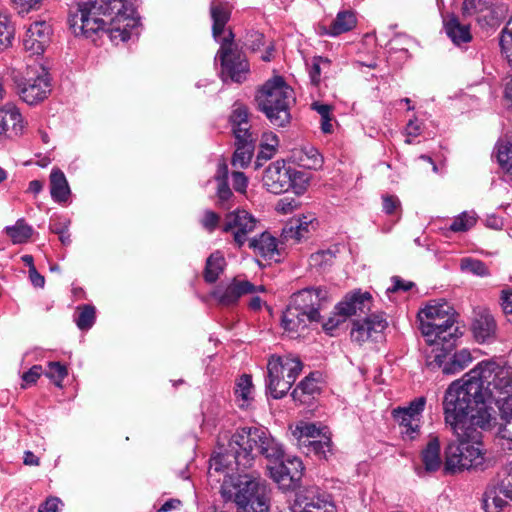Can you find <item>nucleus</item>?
I'll return each mask as SVG.
<instances>
[{
    "label": "nucleus",
    "instance_id": "obj_1",
    "mask_svg": "<svg viewBox=\"0 0 512 512\" xmlns=\"http://www.w3.org/2000/svg\"><path fill=\"white\" fill-rule=\"evenodd\" d=\"M507 367L494 361H482L470 370L463 380L452 382L442 400L445 423L455 435L478 441L492 425L491 408L494 391L498 388L500 373Z\"/></svg>",
    "mask_w": 512,
    "mask_h": 512
},
{
    "label": "nucleus",
    "instance_id": "obj_2",
    "mask_svg": "<svg viewBox=\"0 0 512 512\" xmlns=\"http://www.w3.org/2000/svg\"><path fill=\"white\" fill-rule=\"evenodd\" d=\"M138 0H96L78 4L71 11L68 24L75 36L92 37L99 31L109 34L112 41H127L130 29L139 24L135 3Z\"/></svg>",
    "mask_w": 512,
    "mask_h": 512
},
{
    "label": "nucleus",
    "instance_id": "obj_3",
    "mask_svg": "<svg viewBox=\"0 0 512 512\" xmlns=\"http://www.w3.org/2000/svg\"><path fill=\"white\" fill-rule=\"evenodd\" d=\"M257 455L275 465L284 458V449L270 433L260 427H243L234 433L229 441L228 449L219 459L220 463L231 464L234 460L236 469L241 471L252 466Z\"/></svg>",
    "mask_w": 512,
    "mask_h": 512
},
{
    "label": "nucleus",
    "instance_id": "obj_4",
    "mask_svg": "<svg viewBox=\"0 0 512 512\" xmlns=\"http://www.w3.org/2000/svg\"><path fill=\"white\" fill-rule=\"evenodd\" d=\"M210 16L213 21L212 36L220 44L216 58L221 63L222 78L224 81L229 78L233 82L241 83L245 80L246 74L249 71L248 62L234 43V33L232 30L229 29L227 34L221 38L231 16L228 5L221 2H213L210 5Z\"/></svg>",
    "mask_w": 512,
    "mask_h": 512
},
{
    "label": "nucleus",
    "instance_id": "obj_5",
    "mask_svg": "<svg viewBox=\"0 0 512 512\" xmlns=\"http://www.w3.org/2000/svg\"><path fill=\"white\" fill-rule=\"evenodd\" d=\"M255 101L258 110L266 116L272 126L286 127L290 124L295 95L283 77L275 76L267 80L258 90Z\"/></svg>",
    "mask_w": 512,
    "mask_h": 512
},
{
    "label": "nucleus",
    "instance_id": "obj_6",
    "mask_svg": "<svg viewBox=\"0 0 512 512\" xmlns=\"http://www.w3.org/2000/svg\"><path fill=\"white\" fill-rule=\"evenodd\" d=\"M326 291L320 288H306L294 293L282 315V326L286 331L299 332L310 323L320 321L321 300Z\"/></svg>",
    "mask_w": 512,
    "mask_h": 512
},
{
    "label": "nucleus",
    "instance_id": "obj_7",
    "mask_svg": "<svg viewBox=\"0 0 512 512\" xmlns=\"http://www.w3.org/2000/svg\"><path fill=\"white\" fill-rule=\"evenodd\" d=\"M498 388L493 402L499 409L500 422L491 415L492 425L484 431H494L503 449L512 450V369L507 367L500 373Z\"/></svg>",
    "mask_w": 512,
    "mask_h": 512
},
{
    "label": "nucleus",
    "instance_id": "obj_8",
    "mask_svg": "<svg viewBox=\"0 0 512 512\" xmlns=\"http://www.w3.org/2000/svg\"><path fill=\"white\" fill-rule=\"evenodd\" d=\"M232 485L238 512H268L269 490L259 476L239 474Z\"/></svg>",
    "mask_w": 512,
    "mask_h": 512
},
{
    "label": "nucleus",
    "instance_id": "obj_9",
    "mask_svg": "<svg viewBox=\"0 0 512 512\" xmlns=\"http://www.w3.org/2000/svg\"><path fill=\"white\" fill-rule=\"evenodd\" d=\"M302 363L291 356H272L267 364L266 388L274 399L283 398L302 371Z\"/></svg>",
    "mask_w": 512,
    "mask_h": 512
},
{
    "label": "nucleus",
    "instance_id": "obj_10",
    "mask_svg": "<svg viewBox=\"0 0 512 512\" xmlns=\"http://www.w3.org/2000/svg\"><path fill=\"white\" fill-rule=\"evenodd\" d=\"M458 443H451L445 451V467L451 472L476 469L482 466L484 456L481 449V439L474 441L468 437L456 435Z\"/></svg>",
    "mask_w": 512,
    "mask_h": 512
},
{
    "label": "nucleus",
    "instance_id": "obj_11",
    "mask_svg": "<svg viewBox=\"0 0 512 512\" xmlns=\"http://www.w3.org/2000/svg\"><path fill=\"white\" fill-rule=\"evenodd\" d=\"M17 92L29 105L43 101L50 92L48 74L43 67L27 70L25 76L15 80Z\"/></svg>",
    "mask_w": 512,
    "mask_h": 512
},
{
    "label": "nucleus",
    "instance_id": "obj_12",
    "mask_svg": "<svg viewBox=\"0 0 512 512\" xmlns=\"http://www.w3.org/2000/svg\"><path fill=\"white\" fill-rule=\"evenodd\" d=\"M271 478L285 490L295 489L303 476V464L297 457L282 458L275 465L267 466Z\"/></svg>",
    "mask_w": 512,
    "mask_h": 512
},
{
    "label": "nucleus",
    "instance_id": "obj_13",
    "mask_svg": "<svg viewBox=\"0 0 512 512\" xmlns=\"http://www.w3.org/2000/svg\"><path fill=\"white\" fill-rule=\"evenodd\" d=\"M256 219L246 210L237 209L226 214L222 230L231 232L234 243L240 248L248 240V235L256 228Z\"/></svg>",
    "mask_w": 512,
    "mask_h": 512
},
{
    "label": "nucleus",
    "instance_id": "obj_14",
    "mask_svg": "<svg viewBox=\"0 0 512 512\" xmlns=\"http://www.w3.org/2000/svg\"><path fill=\"white\" fill-rule=\"evenodd\" d=\"M439 326L431 328L430 332L423 334L429 345L435 347L442 345L446 351H453L456 339L459 337V328L455 325V319L447 318L435 321Z\"/></svg>",
    "mask_w": 512,
    "mask_h": 512
},
{
    "label": "nucleus",
    "instance_id": "obj_15",
    "mask_svg": "<svg viewBox=\"0 0 512 512\" xmlns=\"http://www.w3.org/2000/svg\"><path fill=\"white\" fill-rule=\"evenodd\" d=\"M290 167L284 162L271 163L264 172L263 183L266 189L273 194L287 192L291 187Z\"/></svg>",
    "mask_w": 512,
    "mask_h": 512
},
{
    "label": "nucleus",
    "instance_id": "obj_16",
    "mask_svg": "<svg viewBox=\"0 0 512 512\" xmlns=\"http://www.w3.org/2000/svg\"><path fill=\"white\" fill-rule=\"evenodd\" d=\"M51 27L45 21L32 23L26 31L23 45L33 55L42 54L50 42Z\"/></svg>",
    "mask_w": 512,
    "mask_h": 512
},
{
    "label": "nucleus",
    "instance_id": "obj_17",
    "mask_svg": "<svg viewBox=\"0 0 512 512\" xmlns=\"http://www.w3.org/2000/svg\"><path fill=\"white\" fill-rule=\"evenodd\" d=\"M452 318L455 319L453 308L446 302H434L428 304L424 309L418 313V320L420 322V330L422 334H427L431 328H437L439 325L436 320Z\"/></svg>",
    "mask_w": 512,
    "mask_h": 512
},
{
    "label": "nucleus",
    "instance_id": "obj_18",
    "mask_svg": "<svg viewBox=\"0 0 512 512\" xmlns=\"http://www.w3.org/2000/svg\"><path fill=\"white\" fill-rule=\"evenodd\" d=\"M388 326L383 313L372 314L363 321H355L351 330V338L362 343L373 336L383 332Z\"/></svg>",
    "mask_w": 512,
    "mask_h": 512
},
{
    "label": "nucleus",
    "instance_id": "obj_19",
    "mask_svg": "<svg viewBox=\"0 0 512 512\" xmlns=\"http://www.w3.org/2000/svg\"><path fill=\"white\" fill-rule=\"evenodd\" d=\"M255 289V285L247 280L234 279L225 289L218 288L213 295L220 304L230 306L236 304L241 296L254 293Z\"/></svg>",
    "mask_w": 512,
    "mask_h": 512
},
{
    "label": "nucleus",
    "instance_id": "obj_20",
    "mask_svg": "<svg viewBox=\"0 0 512 512\" xmlns=\"http://www.w3.org/2000/svg\"><path fill=\"white\" fill-rule=\"evenodd\" d=\"M22 116L13 104H6L0 109V138L18 136L23 130Z\"/></svg>",
    "mask_w": 512,
    "mask_h": 512
},
{
    "label": "nucleus",
    "instance_id": "obj_21",
    "mask_svg": "<svg viewBox=\"0 0 512 512\" xmlns=\"http://www.w3.org/2000/svg\"><path fill=\"white\" fill-rule=\"evenodd\" d=\"M371 295L368 292L354 293L340 302L336 309L344 317L366 314L371 309Z\"/></svg>",
    "mask_w": 512,
    "mask_h": 512
},
{
    "label": "nucleus",
    "instance_id": "obj_22",
    "mask_svg": "<svg viewBox=\"0 0 512 512\" xmlns=\"http://www.w3.org/2000/svg\"><path fill=\"white\" fill-rule=\"evenodd\" d=\"M256 136L235 139L236 150L232 157V165L237 168L247 167L254 154Z\"/></svg>",
    "mask_w": 512,
    "mask_h": 512
},
{
    "label": "nucleus",
    "instance_id": "obj_23",
    "mask_svg": "<svg viewBox=\"0 0 512 512\" xmlns=\"http://www.w3.org/2000/svg\"><path fill=\"white\" fill-rule=\"evenodd\" d=\"M296 502L302 506V512L314 511V509L322 510L328 504H332L318 487H310L298 494Z\"/></svg>",
    "mask_w": 512,
    "mask_h": 512
},
{
    "label": "nucleus",
    "instance_id": "obj_24",
    "mask_svg": "<svg viewBox=\"0 0 512 512\" xmlns=\"http://www.w3.org/2000/svg\"><path fill=\"white\" fill-rule=\"evenodd\" d=\"M296 502L302 506V512L314 511V509L322 510L328 504H332L318 487H310L298 494Z\"/></svg>",
    "mask_w": 512,
    "mask_h": 512
},
{
    "label": "nucleus",
    "instance_id": "obj_25",
    "mask_svg": "<svg viewBox=\"0 0 512 512\" xmlns=\"http://www.w3.org/2000/svg\"><path fill=\"white\" fill-rule=\"evenodd\" d=\"M444 29L447 36L457 46L472 40L470 26L460 23L459 18L455 15L448 16L444 20Z\"/></svg>",
    "mask_w": 512,
    "mask_h": 512
},
{
    "label": "nucleus",
    "instance_id": "obj_26",
    "mask_svg": "<svg viewBox=\"0 0 512 512\" xmlns=\"http://www.w3.org/2000/svg\"><path fill=\"white\" fill-rule=\"evenodd\" d=\"M452 351H446L442 345L432 348L433 360L429 361L432 367L442 368L443 374L454 375L462 371V366L450 356Z\"/></svg>",
    "mask_w": 512,
    "mask_h": 512
},
{
    "label": "nucleus",
    "instance_id": "obj_27",
    "mask_svg": "<svg viewBox=\"0 0 512 512\" xmlns=\"http://www.w3.org/2000/svg\"><path fill=\"white\" fill-rule=\"evenodd\" d=\"M49 180L52 199L57 203H66L71 191L64 173L59 168H53Z\"/></svg>",
    "mask_w": 512,
    "mask_h": 512
},
{
    "label": "nucleus",
    "instance_id": "obj_28",
    "mask_svg": "<svg viewBox=\"0 0 512 512\" xmlns=\"http://www.w3.org/2000/svg\"><path fill=\"white\" fill-rule=\"evenodd\" d=\"M394 420L400 426V433L404 439L414 440L419 435L420 419L413 418L411 414H407L404 410L398 408L392 411Z\"/></svg>",
    "mask_w": 512,
    "mask_h": 512
},
{
    "label": "nucleus",
    "instance_id": "obj_29",
    "mask_svg": "<svg viewBox=\"0 0 512 512\" xmlns=\"http://www.w3.org/2000/svg\"><path fill=\"white\" fill-rule=\"evenodd\" d=\"M230 124L235 139L254 135L253 132L250 131L251 125L248 121V110L244 106H238L232 111Z\"/></svg>",
    "mask_w": 512,
    "mask_h": 512
},
{
    "label": "nucleus",
    "instance_id": "obj_30",
    "mask_svg": "<svg viewBox=\"0 0 512 512\" xmlns=\"http://www.w3.org/2000/svg\"><path fill=\"white\" fill-rule=\"evenodd\" d=\"M356 26V16L350 10L338 12L336 18L328 26L324 27V34L329 36H338L342 33L352 30Z\"/></svg>",
    "mask_w": 512,
    "mask_h": 512
},
{
    "label": "nucleus",
    "instance_id": "obj_31",
    "mask_svg": "<svg viewBox=\"0 0 512 512\" xmlns=\"http://www.w3.org/2000/svg\"><path fill=\"white\" fill-rule=\"evenodd\" d=\"M249 247L260 256L272 259L277 252L276 238L263 232L258 237L249 240Z\"/></svg>",
    "mask_w": 512,
    "mask_h": 512
},
{
    "label": "nucleus",
    "instance_id": "obj_32",
    "mask_svg": "<svg viewBox=\"0 0 512 512\" xmlns=\"http://www.w3.org/2000/svg\"><path fill=\"white\" fill-rule=\"evenodd\" d=\"M422 462L428 472H434L440 468V443L437 437H432L422 451Z\"/></svg>",
    "mask_w": 512,
    "mask_h": 512
},
{
    "label": "nucleus",
    "instance_id": "obj_33",
    "mask_svg": "<svg viewBox=\"0 0 512 512\" xmlns=\"http://www.w3.org/2000/svg\"><path fill=\"white\" fill-rule=\"evenodd\" d=\"M278 144L279 140L276 134L273 132L263 133L260 143V151L258 152L255 162L256 168L262 166L261 160L268 161L274 156Z\"/></svg>",
    "mask_w": 512,
    "mask_h": 512
},
{
    "label": "nucleus",
    "instance_id": "obj_34",
    "mask_svg": "<svg viewBox=\"0 0 512 512\" xmlns=\"http://www.w3.org/2000/svg\"><path fill=\"white\" fill-rule=\"evenodd\" d=\"M226 265L225 258L221 252L212 253L206 260L204 279L207 283H214L223 272Z\"/></svg>",
    "mask_w": 512,
    "mask_h": 512
},
{
    "label": "nucleus",
    "instance_id": "obj_35",
    "mask_svg": "<svg viewBox=\"0 0 512 512\" xmlns=\"http://www.w3.org/2000/svg\"><path fill=\"white\" fill-rule=\"evenodd\" d=\"M312 222L313 219H308L306 216L291 220L283 229L284 237L286 239L293 238L296 241H300L306 237Z\"/></svg>",
    "mask_w": 512,
    "mask_h": 512
},
{
    "label": "nucleus",
    "instance_id": "obj_36",
    "mask_svg": "<svg viewBox=\"0 0 512 512\" xmlns=\"http://www.w3.org/2000/svg\"><path fill=\"white\" fill-rule=\"evenodd\" d=\"M496 324L490 314H480L473 323V332L478 341L484 342L495 332Z\"/></svg>",
    "mask_w": 512,
    "mask_h": 512
},
{
    "label": "nucleus",
    "instance_id": "obj_37",
    "mask_svg": "<svg viewBox=\"0 0 512 512\" xmlns=\"http://www.w3.org/2000/svg\"><path fill=\"white\" fill-rule=\"evenodd\" d=\"M5 232L14 244H22L31 238L33 228L24 219H18L13 226H7Z\"/></svg>",
    "mask_w": 512,
    "mask_h": 512
},
{
    "label": "nucleus",
    "instance_id": "obj_38",
    "mask_svg": "<svg viewBox=\"0 0 512 512\" xmlns=\"http://www.w3.org/2000/svg\"><path fill=\"white\" fill-rule=\"evenodd\" d=\"M505 12L504 6L494 7L492 3L486 7V10L479 11L477 22L482 26L496 27L500 24Z\"/></svg>",
    "mask_w": 512,
    "mask_h": 512
},
{
    "label": "nucleus",
    "instance_id": "obj_39",
    "mask_svg": "<svg viewBox=\"0 0 512 512\" xmlns=\"http://www.w3.org/2000/svg\"><path fill=\"white\" fill-rule=\"evenodd\" d=\"M14 27L7 14L0 10V52L12 45Z\"/></svg>",
    "mask_w": 512,
    "mask_h": 512
},
{
    "label": "nucleus",
    "instance_id": "obj_40",
    "mask_svg": "<svg viewBox=\"0 0 512 512\" xmlns=\"http://www.w3.org/2000/svg\"><path fill=\"white\" fill-rule=\"evenodd\" d=\"M497 490L505 498L512 500V461L498 473Z\"/></svg>",
    "mask_w": 512,
    "mask_h": 512
},
{
    "label": "nucleus",
    "instance_id": "obj_41",
    "mask_svg": "<svg viewBox=\"0 0 512 512\" xmlns=\"http://www.w3.org/2000/svg\"><path fill=\"white\" fill-rule=\"evenodd\" d=\"M317 390V384L315 379L309 375L306 376L292 391L291 396L294 401L305 403L306 399L303 396H310Z\"/></svg>",
    "mask_w": 512,
    "mask_h": 512
},
{
    "label": "nucleus",
    "instance_id": "obj_42",
    "mask_svg": "<svg viewBox=\"0 0 512 512\" xmlns=\"http://www.w3.org/2000/svg\"><path fill=\"white\" fill-rule=\"evenodd\" d=\"M497 160L512 180V142L507 141L498 145Z\"/></svg>",
    "mask_w": 512,
    "mask_h": 512
},
{
    "label": "nucleus",
    "instance_id": "obj_43",
    "mask_svg": "<svg viewBox=\"0 0 512 512\" xmlns=\"http://www.w3.org/2000/svg\"><path fill=\"white\" fill-rule=\"evenodd\" d=\"M499 44L502 53L512 67V17L501 31Z\"/></svg>",
    "mask_w": 512,
    "mask_h": 512
},
{
    "label": "nucleus",
    "instance_id": "obj_44",
    "mask_svg": "<svg viewBox=\"0 0 512 512\" xmlns=\"http://www.w3.org/2000/svg\"><path fill=\"white\" fill-rule=\"evenodd\" d=\"M78 309L79 315L75 320L77 327L80 330L90 329L95 322V307L91 305H83Z\"/></svg>",
    "mask_w": 512,
    "mask_h": 512
},
{
    "label": "nucleus",
    "instance_id": "obj_45",
    "mask_svg": "<svg viewBox=\"0 0 512 512\" xmlns=\"http://www.w3.org/2000/svg\"><path fill=\"white\" fill-rule=\"evenodd\" d=\"M44 374L52 380L57 387H62V381L68 375V370L66 366L62 365L60 362H49Z\"/></svg>",
    "mask_w": 512,
    "mask_h": 512
},
{
    "label": "nucleus",
    "instance_id": "obj_46",
    "mask_svg": "<svg viewBox=\"0 0 512 512\" xmlns=\"http://www.w3.org/2000/svg\"><path fill=\"white\" fill-rule=\"evenodd\" d=\"M497 490L487 491L484 494L483 504L487 512H500L506 505V501Z\"/></svg>",
    "mask_w": 512,
    "mask_h": 512
},
{
    "label": "nucleus",
    "instance_id": "obj_47",
    "mask_svg": "<svg viewBox=\"0 0 512 512\" xmlns=\"http://www.w3.org/2000/svg\"><path fill=\"white\" fill-rule=\"evenodd\" d=\"M291 187L295 194L301 195L307 188L309 177L306 172L290 167Z\"/></svg>",
    "mask_w": 512,
    "mask_h": 512
},
{
    "label": "nucleus",
    "instance_id": "obj_48",
    "mask_svg": "<svg viewBox=\"0 0 512 512\" xmlns=\"http://www.w3.org/2000/svg\"><path fill=\"white\" fill-rule=\"evenodd\" d=\"M321 439L309 441V452H313L320 458H327V454L331 452L332 442L329 437L323 435Z\"/></svg>",
    "mask_w": 512,
    "mask_h": 512
},
{
    "label": "nucleus",
    "instance_id": "obj_49",
    "mask_svg": "<svg viewBox=\"0 0 512 512\" xmlns=\"http://www.w3.org/2000/svg\"><path fill=\"white\" fill-rule=\"evenodd\" d=\"M252 379L250 375L244 374L242 375L235 388V394L238 398H241L243 401L247 402L252 399Z\"/></svg>",
    "mask_w": 512,
    "mask_h": 512
},
{
    "label": "nucleus",
    "instance_id": "obj_50",
    "mask_svg": "<svg viewBox=\"0 0 512 512\" xmlns=\"http://www.w3.org/2000/svg\"><path fill=\"white\" fill-rule=\"evenodd\" d=\"M217 205L222 209H230L234 194L231 191L228 182L222 181L217 185Z\"/></svg>",
    "mask_w": 512,
    "mask_h": 512
},
{
    "label": "nucleus",
    "instance_id": "obj_51",
    "mask_svg": "<svg viewBox=\"0 0 512 512\" xmlns=\"http://www.w3.org/2000/svg\"><path fill=\"white\" fill-rule=\"evenodd\" d=\"M492 0H464L462 5V14L464 16H474L479 11L486 10Z\"/></svg>",
    "mask_w": 512,
    "mask_h": 512
},
{
    "label": "nucleus",
    "instance_id": "obj_52",
    "mask_svg": "<svg viewBox=\"0 0 512 512\" xmlns=\"http://www.w3.org/2000/svg\"><path fill=\"white\" fill-rule=\"evenodd\" d=\"M461 269L471 272L478 276H485L488 274L486 265L477 259L465 258L461 260Z\"/></svg>",
    "mask_w": 512,
    "mask_h": 512
},
{
    "label": "nucleus",
    "instance_id": "obj_53",
    "mask_svg": "<svg viewBox=\"0 0 512 512\" xmlns=\"http://www.w3.org/2000/svg\"><path fill=\"white\" fill-rule=\"evenodd\" d=\"M475 224V218L468 215L466 212L457 216L450 225V230L453 232H465Z\"/></svg>",
    "mask_w": 512,
    "mask_h": 512
},
{
    "label": "nucleus",
    "instance_id": "obj_54",
    "mask_svg": "<svg viewBox=\"0 0 512 512\" xmlns=\"http://www.w3.org/2000/svg\"><path fill=\"white\" fill-rule=\"evenodd\" d=\"M329 66L330 60L328 58H324L322 56H315L312 59V65L309 69V76L311 82L314 85H318L320 83V75H321V66Z\"/></svg>",
    "mask_w": 512,
    "mask_h": 512
},
{
    "label": "nucleus",
    "instance_id": "obj_55",
    "mask_svg": "<svg viewBox=\"0 0 512 512\" xmlns=\"http://www.w3.org/2000/svg\"><path fill=\"white\" fill-rule=\"evenodd\" d=\"M294 436L302 440L303 437L312 438L313 440L321 436L320 429L313 423H302L298 425L293 432Z\"/></svg>",
    "mask_w": 512,
    "mask_h": 512
},
{
    "label": "nucleus",
    "instance_id": "obj_56",
    "mask_svg": "<svg viewBox=\"0 0 512 512\" xmlns=\"http://www.w3.org/2000/svg\"><path fill=\"white\" fill-rule=\"evenodd\" d=\"M243 45L251 51H258L264 45V35L258 31H248L244 36Z\"/></svg>",
    "mask_w": 512,
    "mask_h": 512
},
{
    "label": "nucleus",
    "instance_id": "obj_57",
    "mask_svg": "<svg viewBox=\"0 0 512 512\" xmlns=\"http://www.w3.org/2000/svg\"><path fill=\"white\" fill-rule=\"evenodd\" d=\"M426 404V398L421 396L418 398H415L413 401L409 403L406 407H398L399 410H404L407 412V414H411L413 418H419L421 417V413L424 410Z\"/></svg>",
    "mask_w": 512,
    "mask_h": 512
},
{
    "label": "nucleus",
    "instance_id": "obj_58",
    "mask_svg": "<svg viewBox=\"0 0 512 512\" xmlns=\"http://www.w3.org/2000/svg\"><path fill=\"white\" fill-rule=\"evenodd\" d=\"M220 221V216L211 210H207L204 213V217L201 220L202 226L208 231H213L216 229Z\"/></svg>",
    "mask_w": 512,
    "mask_h": 512
},
{
    "label": "nucleus",
    "instance_id": "obj_59",
    "mask_svg": "<svg viewBox=\"0 0 512 512\" xmlns=\"http://www.w3.org/2000/svg\"><path fill=\"white\" fill-rule=\"evenodd\" d=\"M335 254L331 250H323L311 255V260L315 265H329Z\"/></svg>",
    "mask_w": 512,
    "mask_h": 512
},
{
    "label": "nucleus",
    "instance_id": "obj_60",
    "mask_svg": "<svg viewBox=\"0 0 512 512\" xmlns=\"http://www.w3.org/2000/svg\"><path fill=\"white\" fill-rule=\"evenodd\" d=\"M501 305L507 320L512 323V290L503 291L501 296Z\"/></svg>",
    "mask_w": 512,
    "mask_h": 512
},
{
    "label": "nucleus",
    "instance_id": "obj_61",
    "mask_svg": "<svg viewBox=\"0 0 512 512\" xmlns=\"http://www.w3.org/2000/svg\"><path fill=\"white\" fill-rule=\"evenodd\" d=\"M18 7L19 13H27L31 9L38 8L43 0H12Z\"/></svg>",
    "mask_w": 512,
    "mask_h": 512
},
{
    "label": "nucleus",
    "instance_id": "obj_62",
    "mask_svg": "<svg viewBox=\"0 0 512 512\" xmlns=\"http://www.w3.org/2000/svg\"><path fill=\"white\" fill-rule=\"evenodd\" d=\"M43 373L42 366L34 365L22 375V379L27 384H34Z\"/></svg>",
    "mask_w": 512,
    "mask_h": 512
},
{
    "label": "nucleus",
    "instance_id": "obj_63",
    "mask_svg": "<svg viewBox=\"0 0 512 512\" xmlns=\"http://www.w3.org/2000/svg\"><path fill=\"white\" fill-rule=\"evenodd\" d=\"M233 187L237 192L244 193L247 187L248 180L244 173L233 172L232 173Z\"/></svg>",
    "mask_w": 512,
    "mask_h": 512
},
{
    "label": "nucleus",
    "instance_id": "obj_64",
    "mask_svg": "<svg viewBox=\"0 0 512 512\" xmlns=\"http://www.w3.org/2000/svg\"><path fill=\"white\" fill-rule=\"evenodd\" d=\"M60 499L56 497L48 498L43 504L40 505L38 512H58V505Z\"/></svg>",
    "mask_w": 512,
    "mask_h": 512
}]
</instances>
